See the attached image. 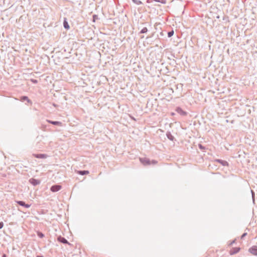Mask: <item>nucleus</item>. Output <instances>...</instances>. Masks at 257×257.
<instances>
[{"instance_id":"obj_1","label":"nucleus","mask_w":257,"mask_h":257,"mask_svg":"<svg viewBox=\"0 0 257 257\" xmlns=\"http://www.w3.org/2000/svg\"><path fill=\"white\" fill-rule=\"evenodd\" d=\"M141 162L144 165H149L151 164H155L157 163V162L154 160L150 161L149 159L145 158H141L140 159Z\"/></svg>"},{"instance_id":"obj_2","label":"nucleus","mask_w":257,"mask_h":257,"mask_svg":"<svg viewBox=\"0 0 257 257\" xmlns=\"http://www.w3.org/2000/svg\"><path fill=\"white\" fill-rule=\"evenodd\" d=\"M249 251L253 255H257V246H253L249 249Z\"/></svg>"},{"instance_id":"obj_3","label":"nucleus","mask_w":257,"mask_h":257,"mask_svg":"<svg viewBox=\"0 0 257 257\" xmlns=\"http://www.w3.org/2000/svg\"><path fill=\"white\" fill-rule=\"evenodd\" d=\"M176 110L178 113H179L181 115L185 116L187 115V112L183 110L180 107H177Z\"/></svg>"},{"instance_id":"obj_4","label":"nucleus","mask_w":257,"mask_h":257,"mask_svg":"<svg viewBox=\"0 0 257 257\" xmlns=\"http://www.w3.org/2000/svg\"><path fill=\"white\" fill-rule=\"evenodd\" d=\"M61 189V186L60 185H54L51 187V190L54 192L60 190Z\"/></svg>"},{"instance_id":"obj_5","label":"nucleus","mask_w":257,"mask_h":257,"mask_svg":"<svg viewBox=\"0 0 257 257\" xmlns=\"http://www.w3.org/2000/svg\"><path fill=\"white\" fill-rule=\"evenodd\" d=\"M239 250H240L239 247H234V248H232L230 250L229 253H230V254L232 255V254L237 253Z\"/></svg>"},{"instance_id":"obj_6","label":"nucleus","mask_w":257,"mask_h":257,"mask_svg":"<svg viewBox=\"0 0 257 257\" xmlns=\"http://www.w3.org/2000/svg\"><path fill=\"white\" fill-rule=\"evenodd\" d=\"M30 182H31V183H32V184H33L34 185L39 184L40 182V181L39 180H36L35 179H31L30 180Z\"/></svg>"},{"instance_id":"obj_7","label":"nucleus","mask_w":257,"mask_h":257,"mask_svg":"<svg viewBox=\"0 0 257 257\" xmlns=\"http://www.w3.org/2000/svg\"><path fill=\"white\" fill-rule=\"evenodd\" d=\"M18 204H19V205H21V206H25V207L26 208H29L30 207V205H29V204H25V203L23 201H18L17 202Z\"/></svg>"},{"instance_id":"obj_8","label":"nucleus","mask_w":257,"mask_h":257,"mask_svg":"<svg viewBox=\"0 0 257 257\" xmlns=\"http://www.w3.org/2000/svg\"><path fill=\"white\" fill-rule=\"evenodd\" d=\"M77 173L79 175H84L88 174L89 172L88 171H77Z\"/></svg>"},{"instance_id":"obj_9","label":"nucleus","mask_w":257,"mask_h":257,"mask_svg":"<svg viewBox=\"0 0 257 257\" xmlns=\"http://www.w3.org/2000/svg\"><path fill=\"white\" fill-rule=\"evenodd\" d=\"M34 156L37 158H46L47 157V156L45 154L34 155Z\"/></svg>"},{"instance_id":"obj_10","label":"nucleus","mask_w":257,"mask_h":257,"mask_svg":"<svg viewBox=\"0 0 257 257\" xmlns=\"http://www.w3.org/2000/svg\"><path fill=\"white\" fill-rule=\"evenodd\" d=\"M48 122L53 124H54V125H62V123L59 121H53L48 120Z\"/></svg>"},{"instance_id":"obj_11","label":"nucleus","mask_w":257,"mask_h":257,"mask_svg":"<svg viewBox=\"0 0 257 257\" xmlns=\"http://www.w3.org/2000/svg\"><path fill=\"white\" fill-rule=\"evenodd\" d=\"M21 100L22 101L27 100L29 103H30V104H32L31 101L30 99H29L28 97L27 96L22 97L21 98Z\"/></svg>"},{"instance_id":"obj_12","label":"nucleus","mask_w":257,"mask_h":257,"mask_svg":"<svg viewBox=\"0 0 257 257\" xmlns=\"http://www.w3.org/2000/svg\"><path fill=\"white\" fill-rule=\"evenodd\" d=\"M216 161L222 164L224 166L228 165V163L226 161H223L220 160H216Z\"/></svg>"},{"instance_id":"obj_13","label":"nucleus","mask_w":257,"mask_h":257,"mask_svg":"<svg viewBox=\"0 0 257 257\" xmlns=\"http://www.w3.org/2000/svg\"><path fill=\"white\" fill-rule=\"evenodd\" d=\"M64 27L65 29H66L67 30L69 29V26L67 22L66 21V19H65L64 21Z\"/></svg>"},{"instance_id":"obj_14","label":"nucleus","mask_w":257,"mask_h":257,"mask_svg":"<svg viewBox=\"0 0 257 257\" xmlns=\"http://www.w3.org/2000/svg\"><path fill=\"white\" fill-rule=\"evenodd\" d=\"M174 34V31H172L171 32H169L168 33V36L169 37H172Z\"/></svg>"},{"instance_id":"obj_15","label":"nucleus","mask_w":257,"mask_h":257,"mask_svg":"<svg viewBox=\"0 0 257 257\" xmlns=\"http://www.w3.org/2000/svg\"><path fill=\"white\" fill-rule=\"evenodd\" d=\"M37 234H38V235L40 237H41V238H42V237H44V234H43L42 232H38L37 233Z\"/></svg>"},{"instance_id":"obj_16","label":"nucleus","mask_w":257,"mask_h":257,"mask_svg":"<svg viewBox=\"0 0 257 257\" xmlns=\"http://www.w3.org/2000/svg\"><path fill=\"white\" fill-rule=\"evenodd\" d=\"M61 241V242L64 243H67L68 242L67 240L64 238H63Z\"/></svg>"},{"instance_id":"obj_17","label":"nucleus","mask_w":257,"mask_h":257,"mask_svg":"<svg viewBox=\"0 0 257 257\" xmlns=\"http://www.w3.org/2000/svg\"><path fill=\"white\" fill-rule=\"evenodd\" d=\"M147 31V28H144L142 30V33H145Z\"/></svg>"},{"instance_id":"obj_18","label":"nucleus","mask_w":257,"mask_h":257,"mask_svg":"<svg viewBox=\"0 0 257 257\" xmlns=\"http://www.w3.org/2000/svg\"><path fill=\"white\" fill-rule=\"evenodd\" d=\"M4 226V223L3 222H0V229L2 228Z\"/></svg>"},{"instance_id":"obj_19","label":"nucleus","mask_w":257,"mask_h":257,"mask_svg":"<svg viewBox=\"0 0 257 257\" xmlns=\"http://www.w3.org/2000/svg\"><path fill=\"white\" fill-rule=\"evenodd\" d=\"M37 257H43L42 256H37Z\"/></svg>"},{"instance_id":"obj_20","label":"nucleus","mask_w":257,"mask_h":257,"mask_svg":"<svg viewBox=\"0 0 257 257\" xmlns=\"http://www.w3.org/2000/svg\"><path fill=\"white\" fill-rule=\"evenodd\" d=\"M4 257H6V255H4Z\"/></svg>"}]
</instances>
